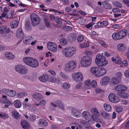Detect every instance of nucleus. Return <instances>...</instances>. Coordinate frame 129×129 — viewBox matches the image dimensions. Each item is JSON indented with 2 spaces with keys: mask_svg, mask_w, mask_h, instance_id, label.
Returning a JSON list of instances; mask_svg holds the SVG:
<instances>
[{
  "mask_svg": "<svg viewBox=\"0 0 129 129\" xmlns=\"http://www.w3.org/2000/svg\"><path fill=\"white\" fill-rule=\"evenodd\" d=\"M24 62L26 64L33 68H36L39 66L38 60L30 57H25L23 58Z\"/></svg>",
  "mask_w": 129,
  "mask_h": 129,
  "instance_id": "obj_1",
  "label": "nucleus"
},
{
  "mask_svg": "<svg viewBox=\"0 0 129 129\" xmlns=\"http://www.w3.org/2000/svg\"><path fill=\"white\" fill-rule=\"evenodd\" d=\"M127 31L126 30L122 29L117 33H113L112 36L113 39L114 40H118L123 38L127 35Z\"/></svg>",
  "mask_w": 129,
  "mask_h": 129,
  "instance_id": "obj_2",
  "label": "nucleus"
},
{
  "mask_svg": "<svg viewBox=\"0 0 129 129\" xmlns=\"http://www.w3.org/2000/svg\"><path fill=\"white\" fill-rule=\"evenodd\" d=\"M30 18L31 24L33 26H36L38 25L40 22V19L39 16L35 13L31 14Z\"/></svg>",
  "mask_w": 129,
  "mask_h": 129,
  "instance_id": "obj_3",
  "label": "nucleus"
},
{
  "mask_svg": "<svg viewBox=\"0 0 129 129\" xmlns=\"http://www.w3.org/2000/svg\"><path fill=\"white\" fill-rule=\"evenodd\" d=\"M91 57L88 56H84L82 58L81 61V64L82 66L86 67L91 64Z\"/></svg>",
  "mask_w": 129,
  "mask_h": 129,
  "instance_id": "obj_4",
  "label": "nucleus"
},
{
  "mask_svg": "<svg viewBox=\"0 0 129 129\" xmlns=\"http://www.w3.org/2000/svg\"><path fill=\"white\" fill-rule=\"evenodd\" d=\"M76 66V64L74 61H70L66 65L65 69L67 71L70 72L74 70Z\"/></svg>",
  "mask_w": 129,
  "mask_h": 129,
  "instance_id": "obj_5",
  "label": "nucleus"
},
{
  "mask_svg": "<svg viewBox=\"0 0 129 129\" xmlns=\"http://www.w3.org/2000/svg\"><path fill=\"white\" fill-rule=\"evenodd\" d=\"M15 70L19 73L24 74L27 72V70L26 67L22 65H18L16 66L15 68Z\"/></svg>",
  "mask_w": 129,
  "mask_h": 129,
  "instance_id": "obj_6",
  "label": "nucleus"
},
{
  "mask_svg": "<svg viewBox=\"0 0 129 129\" xmlns=\"http://www.w3.org/2000/svg\"><path fill=\"white\" fill-rule=\"evenodd\" d=\"M76 52V50L69 48H65L62 51L63 54L65 56L69 57L72 56Z\"/></svg>",
  "mask_w": 129,
  "mask_h": 129,
  "instance_id": "obj_7",
  "label": "nucleus"
},
{
  "mask_svg": "<svg viewBox=\"0 0 129 129\" xmlns=\"http://www.w3.org/2000/svg\"><path fill=\"white\" fill-rule=\"evenodd\" d=\"M72 76L74 79L77 82L82 81L83 79V75L80 72L73 73Z\"/></svg>",
  "mask_w": 129,
  "mask_h": 129,
  "instance_id": "obj_8",
  "label": "nucleus"
},
{
  "mask_svg": "<svg viewBox=\"0 0 129 129\" xmlns=\"http://www.w3.org/2000/svg\"><path fill=\"white\" fill-rule=\"evenodd\" d=\"M47 47L48 49L53 52H55L57 51V45L54 43L51 42L47 43Z\"/></svg>",
  "mask_w": 129,
  "mask_h": 129,
  "instance_id": "obj_9",
  "label": "nucleus"
},
{
  "mask_svg": "<svg viewBox=\"0 0 129 129\" xmlns=\"http://www.w3.org/2000/svg\"><path fill=\"white\" fill-rule=\"evenodd\" d=\"M108 97L110 101L112 102L117 103L120 100L119 98L118 97L116 96L113 93L110 94Z\"/></svg>",
  "mask_w": 129,
  "mask_h": 129,
  "instance_id": "obj_10",
  "label": "nucleus"
},
{
  "mask_svg": "<svg viewBox=\"0 0 129 129\" xmlns=\"http://www.w3.org/2000/svg\"><path fill=\"white\" fill-rule=\"evenodd\" d=\"M105 57L100 54H98L96 56V57L95 59V61L96 63L98 66V64L100 62H101L103 60H105Z\"/></svg>",
  "mask_w": 129,
  "mask_h": 129,
  "instance_id": "obj_11",
  "label": "nucleus"
},
{
  "mask_svg": "<svg viewBox=\"0 0 129 129\" xmlns=\"http://www.w3.org/2000/svg\"><path fill=\"white\" fill-rule=\"evenodd\" d=\"M127 89V87L123 85H119L116 86L114 88L115 90L117 91H125Z\"/></svg>",
  "mask_w": 129,
  "mask_h": 129,
  "instance_id": "obj_12",
  "label": "nucleus"
},
{
  "mask_svg": "<svg viewBox=\"0 0 129 129\" xmlns=\"http://www.w3.org/2000/svg\"><path fill=\"white\" fill-rule=\"evenodd\" d=\"M110 81V79L108 76H104L101 79L100 83L102 85L107 84Z\"/></svg>",
  "mask_w": 129,
  "mask_h": 129,
  "instance_id": "obj_13",
  "label": "nucleus"
},
{
  "mask_svg": "<svg viewBox=\"0 0 129 129\" xmlns=\"http://www.w3.org/2000/svg\"><path fill=\"white\" fill-rule=\"evenodd\" d=\"M76 39V34L72 33L69 36L68 40L69 42H74Z\"/></svg>",
  "mask_w": 129,
  "mask_h": 129,
  "instance_id": "obj_14",
  "label": "nucleus"
},
{
  "mask_svg": "<svg viewBox=\"0 0 129 129\" xmlns=\"http://www.w3.org/2000/svg\"><path fill=\"white\" fill-rule=\"evenodd\" d=\"M33 96L34 99L38 101L44 98V96L41 93L37 92L34 93Z\"/></svg>",
  "mask_w": 129,
  "mask_h": 129,
  "instance_id": "obj_15",
  "label": "nucleus"
},
{
  "mask_svg": "<svg viewBox=\"0 0 129 129\" xmlns=\"http://www.w3.org/2000/svg\"><path fill=\"white\" fill-rule=\"evenodd\" d=\"M48 76L46 74H44L40 76L39 77V81L42 82H47L48 80Z\"/></svg>",
  "mask_w": 129,
  "mask_h": 129,
  "instance_id": "obj_16",
  "label": "nucleus"
},
{
  "mask_svg": "<svg viewBox=\"0 0 129 129\" xmlns=\"http://www.w3.org/2000/svg\"><path fill=\"white\" fill-rule=\"evenodd\" d=\"M16 35L17 37L19 38L22 39L24 36V34L22 29L21 28H19L16 31Z\"/></svg>",
  "mask_w": 129,
  "mask_h": 129,
  "instance_id": "obj_17",
  "label": "nucleus"
},
{
  "mask_svg": "<svg viewBox=\"0 0 129 129\" xmlns=\"http://www.w3.org/2000/svg\"><path fill=\"white\" fill-rule=\"evenodd\" d=\"M63 20L59 17H56L55 18V21L57 23V28L61 27L62 25V22Z\"/></svg>",
  "mask_w": 129,
  "mask_h": 129,
  "instance_id": "obj_18",
  "label": "nucleus"
},
{
  "mask_svg": "<svg viewBox=\"0 0 129 129\" xmlns=\"http://www.w3.org/2000/svg\"><path fill=\"white\" fill-rule=\"evenodd\" d=\"M119 83V80L115 77L112 78L110 80V83L112 86H114Z\"/></svg>",
  "mask_w": 129,
  "mask_h": 129,
  "instance_id": "obj_19",
  "label": "nucleus"
},
{
  "mask_svg": "<svg viewBox=\"0 0 129 129\" xmlns=\"http://www.w3.org/2000/svg\"><path fill=\"white\" fill-rule=\"evenodd\" d=\"M72 113L73 116L76 117H79L81 114L80 111L75 108L72 109Z\"/></svg>",
  "mask_w": 129,
  "mask_h": 129,
  "instance_id": "obj_20",
  "label": "nucleus"
},
{
  "mask_svg": "<svg viewBox=\"0 0 129 129\" xmlns=\"http://www.w3.org/2000/svg\"><path fill=\"white\" fill-rule=\"evenodd\" d=\"M39 125L43 127H45L47 125L46 121L43 118H41L39 120Z\"/></svg>",
  "mask_w": 129,
  "mask_h": 129,
  "instance_id": "obj_21",
  "label": "nucleus"
},
{
  "mask_svg": "<svg viewBox=\"0 0 129 129\" xmlns=\"http://www.w3.org/2000/svg\"><path fill=\"white\" fill-rule=\"evenodd\" d=\"M21 125L22 127L24 129H28L29 128V124L25 120L21 121Z\"/></svg>",
  "mask_w": 129,
  "mask_h": 129,
  "instance_id": "obj_22",
  "label": "nucleus"
},
{
  "mask_svg": "<svg viewBox=\"0 0 129 129\" xmlns=\"http://www.w3.org/2000/svg\"><path fill=\"white\" fill-rule=\"evenodd\" d=\"M5 56L7 59H12L15 58V56L9 52H6L5 54Z\"/></svg>",
  "mask_w": 129,
  "mask_h": 129,
  "instance_id": "obj_23",
  "label": "nucleus"
},
{
  "mask_svg": "<svg viewBox=\"0 0 129 129\" xmlns=\"http://www.w3.org/2000/svg\"><path fill=\"white\" fill-rule=\"evenodd\" d=\"M104 7L107 9H112V6L110 4L107 2L106 1L104 2L102 4Z\"/></svg>",
  "mask_w": 129,
  "mask_h": 129,
  "instance_id": "obj_24",
  "label": "nucleus"
},
{
  "mask_svg": "<svg viewBox=\"0 0 129 129\" xmlns=\"http://www.w3.org/2000/svg\"><path fill=\"white\" fill-rule=\"evenodd\" d=\"M91 112L95 116L99 117L100 116V114L97 109L95 108H92L90 109Z\"/></svg>",
  "mask_w": 129,
  "mask_h": 129,
  "instance_id": "obj_25",
  "label": "nucleus"
},
{
  "mask_svg": "<svg viewBox=\"0 0 129 129\" xmlns=\"http://www.w3.org/2000/svg\"><path fill=\"white\" fill-rule=\"evenodd\" d=\"M32 37L30 36H27L25 38L23 41V43L25 44H29L32 40Z\"/></svg>",
  "mask_w": 129,
  "mask_h": 129,
  "instance_id": "obj_26",
  "label": "nucleus"
},
{
  "mask_svg": "<svg viewBox=\"0 0 129 129\" xmlns=\"http://www.w3.org/2000/svg\"><path fill=\"white\" fill-rule=\"evenodd\" d=\"M117 94L122 98L126 99L128 96V95L126 93L123 92H118Z\"/></svg>",
  "mask_w": 129,
  "mask_h": 129,
  "instance_id": "obj_27",
  "label": "nucleus"
},
{
  "mask_svg": "<svg viewBox=\"0 0 129 129\" xmlns=\"http://www.w3.org/2000/svg\"><path fill=\"white\" fill-rule=\"evenodd\" d=\"M14 107L16 108H19L21 106V103L19 100H16L14 102Z\"/></svg>",
  "mask_w": 129,
  "mask_h": 129,
  "instance_id": "obj_28",
  "label": "nucleus"
},
{
  "mask_svg": "<svg viewBox=\"0 0 129 129\" xmlns=\"http://www.w3.org/2000/svg\"><path fill=\"white\" fill-rule=\"evenodd\" d=\"M55 103L57 105V106L61 109H64V106L62 102L60 100L56 101Z\"/></svg>",
  "mask_w": 129,
  "mask_h": 129,
  "instance_id": "obj_29",
  "label": "nucleus"
},
{
  "mask_svg": "<svg viewBox=\"0 0 129 129\" xmlns=\"http://www.w3.org/2000/svg\"><path fill=\"white\" fill-rule=\"evenodd\" d=\"M18 22L16 20H13L10 23V26L12 28L16 27L18 26Z\"/></svg>",
  "mask_w": 129,
  "mask_h": 129,
  "instance_id": "obj_30",
  "label": "nucleus"
},
{
  "mask_svg": "<svg viewBox=\"0 0 129 129\" xmlns=\"http://www.w3.org/2000/svg\"><path fill=\"white\" fill-rule=\"evenodd\" d=\"M100 73L99 74L98 77L102 76L105 74L107 71L106 70L103 68L100 67Z\"/></svg>",
  "mask_w": 129,
  "mask_h": 129,
  "instance_id": "obj_31",
  "label": "nucleus"
},
{
  "mask_svg": "<svg viewBox=\"0 0 129 129\" xmlns=\"http://www.w3.org/2000/svg\"><path fill=\"white\" fill-rule=\"evenodd\" d=\"M82 115L86 120L89 118L90 116V114L87 111H83L82 113Z\"/></svg>",
  "mask_w": 129,
  "mask_h": 129,
  "instance_id": "obj_32",
  "label": "nucleus"
},
{
  "mask_svg": "<svg viewBox=\"0 0 129 129\" xmlns=\"http://www.w3.org/2000/svg\"><path fill=\"white\" fill-rule=\"evenodd\" d=\"M117 48L120 51H123L126 49L125 46L122 44H119L117 46Z\"/></svg>",
  "mask_w": 129,
  "mask_h": 129,
  "instance_id": "obj_33",
  "label": "nucleus"
},
{
  "mask_svg": "<svg viewBox=\"0 0 129 129\" xmlns=\"http://www.w3.org/2000/svg\"><path fill=\"white\" fill-rule=\"evenodd\" d=\"M25 28L26 29L28 30H29L31 29V27L30 22L27 21L25 23Z\"/></svg>",
  "mask_w": 129,
  "mask_h": 129,
  "instance_id": "obj_34",
  "label": "nucleus"
},
{
  "mask_svg": "<svg viewBox=\"0 0 129 129\" xmlns=\"http://www.w3.org/2000/svg\"><path fill=\"white\" fill-rule=\"evenodd\" d=\"M27 93L25 92H21L17 93V96L18 98H20L26 96Z\"/></svg>",
  "mask_w": 129,
  "mask_h": 129,
  "instance_id": "obj_35",
  "label": "nucleus"
},
{
  "mask_svg": "<svg viewBox=\"0 0 129 129\" xmlns=\"http://www.w3.org/2000/svg\"><path fill=\"white\" fill-rule=\"evenodd\" d=\"M9 92L8 96H9L13 97L16 95V92L14 90L10 89Z\"/></svg>",
  "mask_w": 129,
  "mask_h": 129,
  "instance_id": "obj_36",
  "label": "nucleus"
},
{
  "mask_svg": "<svg viewBox=\"0 0 129 129\" xmlns=\"http://www.w3.org/2000/svg\"><path fill=\"white\" fill-rule=\"evenodd\" d=\"M70 87V85L67 82H65L62 84V88L63 89H67Z\"/></svg>",
  "mask_w": 129,
  "mask_h": 129,
  "instance_id": "obj_37",
  "label": "nucleus"
},
{
  "mask_svg": "<svg viewBox=\"0 0 129 129\" xmlns=\"http://www.w3.org/2000/svg\"><path fill=\"white\" fill-rule=\"evenodd\" d=\"M101 115L103 117L105 118H108L109 116V114L105 111L101 112Z\"/></svg>",
  "mask_w": 129,
  "mask_h": 129,
  "instance_id": "obj_38",
  "label": "nucleus"
},
{
  "mask_svg": "<svg viewBox=\"0 0 129 129\" xmlns=\"http://www.w3.org/2000/svg\"><path fill=\"white\" fill-rule=\"evenodd\" d=\"M61 44L63 46H65L67 44V40L64 38H61L60 40Z\"/></svg>",
  "mask_w": 129,
  "mask_h": 129,
  "instance_id": "obj_39",
  "label": "nucleus"
},
{
  "mask_svg": "<svg viewBox=\"0 0 129 129\" xmlns=\"http://www.w3.org/2000/svg\"><path fill=\"white\" fill-rule=\"evenodd\" d=\"M12 115L16 119H17L19 117V114L18 113L16 110L13 111L12 112Z\"/></svg>",
  "mask_w": 129,
  "mask_h": 129,
  "instance_id": "obj_40",
  "label": "nucleus"
},
{
  "mask_svg": "<svg viewBox=\"0 0 129 129\" xmlns=\"http://www.w3.org/2000/svg\"><path fill=\"white\" fill-rule=\"evenodd\" d=\"M112 4L113 5L117 7L121 8L122 7V4L117 1H114L113 2Z\"/></svg>",
  "mask_w": 129,
  "mask_h": 129,
  "instance_id": "obj_41",
  "label": "nucleus"
},
{
  "mask_svg": "<svg viewBox=\"0 0 129 129\" xmlns=\"http://www.w3.org/2000/svg\"><path fill=\"white\" fill-rule=\"evenodd\" d=\"M108 63L107 61L106 60L105 58V60H103L101 62H100L98 64V66L100 67H102L105 66Z\"/></svg>",
  "mask_w": 129,
  "mask_h": 129,
  "instance_id": "obj_42",
  "label": "nucleus"
},
{
  "mask_svg": "<svg viewBox=\"0 0 129 129\" xmlns=\"http://www.w3.org/2000/svg\"><path fill=\"white\" fill-rule=\"evenodd\" d=\"M60 77L64 79H68V77L67 74L61 72L59 73Z\"/></svg>",
  "mask_w": 129,
  "mask_h": 129,
  "instance_id": "obj_43",
  "label": "nucleus"
},
{
  "mask_svg": "<svg viewBox=\"0 0 129 129\" xmlns=\"http://www.w3.org/2000/svg\"><path fill=\"white\" fill-rule=\"evenodd\" d=\"M62 29L63 30L67 31H70L72 29L71 27L69 26H63L62 27Z\"/></svg>",
  "mask_w": 129,
  "mask_h": 129,
  "instance_id": "obj_44",
  "label": "nucleus"
},
{
  "mask_svg": "<svg viewBox=\"0 0 129 129\" xmlns=\"http://www.w3.org/2000/svg\"><path fill=\"white\" fill-rule=\"evenodd\" d=\"M97 24L99 26H102L103 25L105 26L107 25L108 24V23L107 21H104L100 22H98L97 23Z\"/></svg>",
  "mask_w": 129,
  "mask_h": 129,
  "instance_id": "obj_45",
  "label": "nucleus"
},
{
  "mask_svg": "<svg viewBox=\"0 0 129 129\" xmlns=\"http://www.w3.org/2000/svg\"><path fill=\"white\" fill-rule=\"evenodd\" d=\"M104 107L105 109L107 111H109L111 110V107L109 104H104Z\"/></svg>",
  "mask_w": 129,
  "mask_h": 129,
  "instance_id": "obj_46",
  "label": "nucleus"
},
{
  "mask_svg": "<svg viewBox=\"0 0 129 129\" xmlns=\"http://www.w3.org/2000/svg\"><path fill=\"white\" fill-rule=\"evenodd\" d=\"M89 45V43L87 41H85V42L83 43L80 44V46L81 47L84 48L88 47Z\"/></svg>",
  "mask_w": 129,
  "mask_h": 129,
  "instance_id": "obj_47",
  "label": "nucleus"
},
{
  "mask_svg": "<svg viewBox=\"0 0 129 129\" xmlns=\"http://www.w3.org/2000/svg\"><path fill=\"white\" fill-rule=\"evenodd\" d=\"M4 103L5 104V108H8L11 104V102L8 100H6L4 101Z\"/></svg>",
  "mask_w": 129,
  "mask_h": 129,
  "instance_id": "obj_48",
  "label": "nucleus"
},
{
  "mask_svg": "<svg viewBox=\"0 0 129 129\" xmlns=\"http://www.w3.org/2000/svg\"><path fill=\"white\" fill-rule=\"evenodd\" d=\"M80 123L82 125L85 127L86 125H89V123L87 122V121L83 120H81Z\"/></svg>",
  "mask_w": 129,
  "mask_h": 129,
  "instance_id": "obj_49",
  "label": "nucleus"
},
{
  "mask_svg": "<svg viewBox=\"0 0 129 129\" xmlns=\"http://www.w3.org/2000/svg\"><path fill=\"white\" fill-rule=\"evenodd\" d=\"M6 27L4 26H2L0 27V33L3 34L5 33Z\"/></svg>",
  "mask_w": 129,
  "mask_h": 129,
  "instance_id": "obj_50",
  "label": "nucleus"
},
{
  "mask_svg": "<svg viewBox=\"0 0 129 129\" xmlns=\"http://www.w3.org/2000/svg\"><path fill=\"white\" fill-rule=\"evenodd\" d=\"M90 85L93 88L95 87L97 85L96 82L95 80H92L91 81Z\"/></svg>",
  "mask_w": 129,
  "mask_h": 129,
  "instance_id": "obj_51",
  "label": "nucleus"
},
{
  "mask_svg": "<svg viewBox=\"0 0 129 129\" xmlns=\"http://www.w3.org/2000/svg\"><path fill=\"white\" fill-rule=\"evenodd\" d=\"M44 21L46 26L48 27H49L50 25L49 23V22L48 20L46 18H45L44 19Z\"/></svg>",
  "mask_w": 129,
  "mask_h": 129,
  "instance_id": "obj_52",
  "label": "nucleus"
},
{
  "mask_svg": "<svg viewBox=\"0 0 129 129\" xmlns=\"http://www.w3.org/2000/svg\"><path fill=\"white\" fill-rule=\"evenodd\" d=\"M49 81L52 83L55 82L56 81V78L54 76L51 77L49 78Z\"/></svg>",
  "mask_w": 129,
  "mask_h": 129,
  "instance_id": "obj_53",
  "label": "nucleus"
},
{
  "mask_svg": "<svg viewBox=\"0 0 129 129\" xmlns=\"http://www.w3.org/2000/svg\"><path fill=\"white\" fill-rule=\"evenodd\" d=\"M10 89H4L2 90V91L5 94L8 95Z\"/></svg>",
  "mask_w": 129,
  "mask_h": 129,
  "instance_id": "obj_54",
  "label": "nucleus"
},
{
  "mask_svg": "<svg viewBox=\"0 0 129 129\" xmlns=\"http://www.w3.org/2000/svg\"><path fill=\"white\" fill-rule=\"evenodd\" d=\"M84 39V37L81 35H79L77 37V40L79 42H82Z\"/></svg>",
  "mask_w": 129,
  "mask_h": 129,
  "instance_id": "obj_55",
  "label": "nucleus"
},
{
  "mask_svg": "<svg viewBox=\"0 0 129 129\" xmlns=\"http://www.w3.org/2000/svg\"><path fill=\"white\" fill-rule=\"evenodd\" d=\"M100 68L99 67H96L95 71V74L98 77L99 74L100 73Z\"/></svg>",
  "mask_w": 129,
  "mask_h": 129,
  "instance_id": "obj_56",
  "label": "nucleus"
},
{
  "mask_svg": "<svg viewBox=\"0 0 129 129\" xmlns=\"http://www.w3.org/2000/svg\"><path fill=\"white\" fill-rule=\"evenodd\" d=\"M40 105L42 106H44L46 104V101L44 100H41L39 102Z\"/></svg>",
  "mask_w": 129,
  "mask_h": 129,
  "instance_id": "obj_57",
  "label": "nucleus"
},
{
  "mask_svg": "<svg viewBox=\"0 0 129 129\" xmlns=\"http://www.w3.org/2000/svg\"><path fill=\"white\" fill-rule=\"evenodd\" d=\"M112 11L114 13H118L120 11V9L117 8H113Z\"/></svg>",
  "mask_w": 129,
  "mask_h": 129,
  "instance_id": "obj_58",
  "label": "nucleus"
},
{
  "mask_svg": "<svg viewBox=\"0 0 129 129\" xmlns=\"http://www.w3.org/2000/svg\"><path fill=\"white\" fill-rule=\"evenodd\" d=\"M96 67H92L90 69V71L91 73L94 74H95V71Z\"/></svg>",
  "mask_w": 129,
  "mask_h": 129,
  "instance_id": "obj_59",
  "label": "nucleus"
},
{
  "mask_svg": "<svg viewBox=\"0 0 129 129\" xmlns=\"http://www.w3.org/2000/svg\"><path fill=\"white\" fill-rule=\"evenodd\" d=\"M122 110V108L120 107H117L116 108V111L118 113L121 112Z\"/></svg>",
  "mask_w": 129,
  "mask_h": 129,
  "instance_id": "obj_60",
  "label": "nucleus"
},
{
  "mask_svg": "<svg viewBox=\"0 0 129 129\" xmlns=\"http://www.w3.org/2000/svg\"><path fill=\"white\" fill-rule=\"evenodd\" d=\"M95 91L97 93L102 92L103 90L102 89L99 88H96L95 89Z\"/></svg>",
  "mask_w": 129,
  "mask_h": 129,
  "instance_id": "obj_61",
  "label": "nucleus"
},
{
  "mask_svg": "<svg viewBox=\"0 0 129 129\" xmlns=\"http://www.w3.org/2000/svg\"><path fill=\"white\" fill-rule=\"evenodd\" d=\"M123 2L128 7H129V0H122Z\"/></svg>",
  "mask_w": 129,
  "mask_h": 129,
  "instance_id": "obj_62",
  "label": "nucleus"
},
{
  "mask_svg": "<svg viewBox=\"0 0 129 129\" xmlns=\"http://www.w3.org/2000/svg\"><path fill=\"white\" fill-rule=\"evenodd\" d=\"M8 18L9 19L11 18H12L13 16V14L11 12H10L9 13L8 12V13L6 14Z\"/></svg>",
  "mask_w": 129,
  "mask_h": 129,
  "instance_id": "obj_63",
  "label": "nucleus"
},
{
  "mask_svg": "<svg viewBox=\"0 0 129 129\" xmlns=\"http://www.w3.org/2000/svg\"><path fill=\"white\" fill-rule=\"evenodd\" d=\"M51 129H59V127L58 126L54 124L51 125Z\"/></svg>",
  "mask_w": 129,
  "mask_h": 129,
  "instance_id": "obj_64",
  "label": "nucleus"
}]
</instances>
